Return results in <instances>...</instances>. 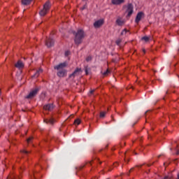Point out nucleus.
I'll use <instances>...</instances> for the list:
<instances>
[{
	"instance_id": "4be33fe9",
	"label": "nucleus",
	"mask_w": 179,
	"mask_h": 179,
	"mask_svg": "<svg viewBox=\"0 0 179 179\" xmlns=\"http://www.w3.org/2000/svg\"><path fill=\"white\" fill-rule=\"evenodd\" d=\"M108 73H110V71L108 69H107L105 72H102V75L103 76H107V75H108Z\"/></svg>"
},
{
	"instance_id": "9d476101",
	"label": "nucleus",
	"mask_w": 179,
	"mask_h": 179,
	"mask_svg": "<svg viewBox=\"0 0 179 179\" xmlns=\"http://www.w3.org/2000/svg\"><path fill=\"white\" fill-rule=\"evenodd\" d=\"M15 68H17L18 69H23L24 68V64H23V62L19 60L15 65Z\"/></svg>"
},
{
	"instance_id": "473e14b6",
	"label": "nucleus",
	"mask_w": 179,
	"mask_h": 179,
	"mask_svg": "<svg viewBox=\"0 0 179 179\" xmlns=\"http://www.w3.org/2000/svg\"><path fill=\"white\" fill-rule=\"evenodd\" d=\"M41 90V87H36L34 90Z\"/></svg>"
},
{
	"instance_id": "dca6fc26",
	"label": "nucleus",
	"mask_w": 179,
	"mask_h": 179,
	"mask_svg": "<svg viewBox=\"0 0 179 179\" xmlns=\"http://www.w3.org/2000/svg\"><path fill=\"white\" fill-rule=\"evenodd\" d=\"M44 122H45L46 124H50L51 125H52V124L55 122V120L53 118L50 117L49 119H45Z\"/></svg>"
},
{
	"instance_id": "a211bd4d",
	"label": "nucleus",
	"mask_w": 179,
	"mask_h": 179,
	"mask_svg": "<svg viewBox=\"0 0 179 179\" xmlns=\"http://www.w3.org/2000/svg\"><path fill=\"white\" fill-rule=\"evenodd\" d=\"M106 114H107V112L106 111L100 112V115H99L100 118H104V117H106Z\"/></svg>"
},
{
	"instance_id": "a878e982",
	"label": "nucleus",
	"mask_w": 179,
	"mask_h": 179,
	"mask_svg": "<svg viewBox=\"0 0 179 179\" xmlns=\"http://www.w3.org/2000/svg\"><path fill=\"white\" fill-rule=\"evenodd\" d=\"M87 8V5H84L81 8H80V10H85V9H86Z\"/></svg>"
},
{
	"instance_id": "58836bf2",
	"label": "nucleus",
	"mask_w": 179,
	"mask_h": 179,
	"mask_svg": "<svg viewBox=\"0 0 179 179\" xmlns=\"http://www.w3.org/2000/svg\"><path fill=\"white\" fill-rule=\"evenodd\" d=\"M177 179H179V173L178 174V178H177Z\"/></svg>"
},
{
	"instance_id": "7c9ffc66",
	"label": "nucleus",
	"mask_w": 179,
	"mask_h": 179,
	"mask_svg": "<svg viewBox=\"0 0 179 179\" xmlns=\"http://www.w3.org/2000/svg\"><path fill=\"white\" fill-rule=\"evenodd\" d=\"M94 93V90H90L89 92V96H92V94H93Z\"/></svg>"
},
{
	"instance_id": "72a5a7b5",
	"label": "nucleus",
	"mask_w": 179,
	"mask_h": 179,
	"mask_svg": "<svg viewBox=\"0 0 179 179\" xmlns=\"http://www.w3.org/2000/svg\"><path fill=\"white\" fill-rule=\"evenodd\" d=\"M20 170H21V171H24V167H21V168H20Z\"/></svg>"
},
{
	"instance_id": "f257e3e1",
	"label": "nucleus",
	"mask_w": 179,
	"mask_h": 179,
	"mask_svg": "<svg viewBox=\"0 0 179 179\" xmlns=\"http://www.w3.org/2000/svg\"><path fill=\"white\" fill-rule=\"evenodd\" d=\"M83 38H85V32H83V30L79 29L76 33V37L74 39L76 44H80Z\"/></svg>"
},
{
	"instance_id": "1a4fd4ad",
	"label": "nucleus",
	"mask_w": 179,
	"mask_h": 179,
	"mask_svg": "<svg viewBox=\"0 0 179 179\" xmlns=\"http://www.w3.org/2000/svg\"><path fill=\"white\" fill-rule=\"evenodd\" d=\"M43 108L46 110V111H52L54 110V104L53 103H48L43 106Z\"/></svg>"
},
{
	"instance_id": "5701e85b",
	"label": "nucleus",
	"mask_w": 179,
	"mask_h": 179,
	"mask_svg": "<svg viewBox=\"0 0 179 179\" xmlns=\"http://www.w3.org/2000/svg\"><path fill=\"white\" fill-rule=\"evenodd\" d=\"M178 145H176V148H174V150L176 151V155H179V149H178Z\"/></svg>"
},
{
	"instance_id": "20e7f679",
	"label": "nucleus",
	"mask_w": 179,
	"mask_h": 179,
	"mask_svg": "<svg viewBox=\"0 0 179 179\" xmlns=\"http://www.w3.org/2000/svg\"><path fill=\"white\" fill-rule=\"evenodd\" d=\"M38 93V90H33L28 95L25 96V99H27L28 100H30L31 99H34L36 96H37V94Z\"/></svg>"
},
{
	"instance_id": "e433bc0d",
	"label": "nucleus",
	"mask_w": 179,
	"mask_h": 179,
	"mask_svg": "<svg viewBox=\"0 0 179 179\" xmlns=\"http://www.w3.org/2000/svg\"><path fill=\"white\" fill-rule=\"evenodd\" d=\"M148 167H150V166H152V164H148Z\"/></svg>"
},
{
	"instance_id": "4c0bfd02",
	"label": "nucleus",
	"mask_w": 179,
	"mask_h": 179,
	"mask_svg": "<svg viewBox=\"0 0 179 179\" xmlns=\"http://www.w3.org/2000/svg\"><path fill=\"white\" fill-rule=\"evenodd\" d=\"M84 2H87L88 0H83Z\"/></svg>"
},
{
	"instance_id": "a19ab883",
	"label": "nucleus",
	"mask_w": 179,
	"mask_h": 179,
	"mask_svg": "<svg viewBox=\"0 0 179 179\" xmlns=\"http://www.w3.org/2000/svg\"><path fill=\"white\" fill-rule=\"evenodd\" d=\"M160 156H162V155H159L158 157H160Z\"/></svg>"
},
{
	"instance_id": "6ab92c4d",
	"label": "nucleus",
	"mask_w": 179,
	"mask_h": 179,
	"mask_svg": "<svg viewBox=\"0 0 179 179\" xmlns=\"http://www.w3.org/2000/svg\"><path fill=\"white\" fill-rule=\"evenodd\" d=\"M141 40H143V41H145V43H148V41H149V40H150V37L149 36H143Z\"/></svg>"
},
{
	"instance_id": "6e6552de",
	"label": "nucleus",
	"mask_w": 179,
	"mask_h": 179,
	"mask_svg": "<svg viewBox=\"0 0 179 179\" xmlns=\"http://www.w3.org/2000/svg\"><path fill=\"white\" fill-rule=\"evenodd\" d=\"M103 23H104V20H97L94 23V27H95V29H99V27H100L101 26H103Z\"/></svg>"
},
{
	"instance_id": "9b49d317",
	"label": "nucleus",
	"mask_w": 179,
	"mask_h": 179,
	"mask_svg": "<svg viewBox=\"0 0 179 179\" xmlns=\"http://www.w3.org/2000/svg\"><path fill=\"white\" fill-rule=\"evenodd\" d=\"M47 47H48V48H50V47H52V45H54V41L52 39H51V38H49L46 40V43H45Z\"/></svg>"
},
{
	"instance_id": "c85d7f7f",
	"label": "nucleus",
	"mask_w": 179,
	"mask_h": 179,
	"mask_svg": "<svg viewBox=\"0 0 179 179\" xmlns=\"http://www.w3.org/2000/svg\"><path fill=\"white\" fill-rule=\"evenodd\" d=\"M116 44H117V45H120V44H121V39H117V40L116 41Z\"/></svg>"
},
{
	"instance_id": "f8f14e48",
	"label": "nucleus",
	"mask_w": 179,
	"mask_h": 179,
	"mask_svg": "<svg viewBox=\"0 0 179 179\" xmlns=\"http://www.w3.org/2000/svg\"><path fill=\"white\" fill-rule=\"evenodd\" d=\"M125 24V20H122V18L118 17L116 20V24H117V26H123V24Z\"/></svg>"
},
{
	"instance_id": "f704fd0d",
	"label": "nucleus",
	"mask_w": 179,
	"mask_h": 179,
	"mask_svg": "<svg viewBox=\"0 0 179 179\" xmlns=\"http://www.w3.org/2000/svg\"><path fill=\"white\" fill-rule=\"evenodd\" d=\"M97 162H99V159H96L94 163H97Z\"/></svg>"
},
{
	"instance_id": "cd10ccee",
	"label": "nucleus",
	"mask_w": 179,
	"mask_h": 179,
	"mask_svg": "<svg viewBox=\"0 0 179 179\" xmlns=\"http://www.w3.org/2000/svg\"><path fill=\"white\" fill-rule=\"evenodd\" d=\"M86 61L89 62V61H92V56H88L86 59Z\"/></svg>"
},
{
	"instance_id": "423d86ee",
	"label": "nucleus",
	"mask_w": 179,
	"mask_h": 179,
	"mask_svg": "<svg viewBox=\"0 0 179 179\" xmlns=\"http://www.w3.org/2000/svg\"><path fill=\"white\" fill-rule=\"evenodd\" d=\"M82 74V69H76L75 71L70 75V78H75Z\"/></svg>"
},
{
	"instance_id": "2eb2a0df",
	"label": "nucleus",
	"mask_w": 179,
	"mask_h": 179,
	"mask_svg": "<svg viewBox=\"0 0 179 179\" xmlns=\"http://www.w3.org/2000/svg\"><path fill=\"white\" fill-rule=\"evenodd\" d=\"M40 73H43V69H39L33 76L32 78H38V76H40Z\"/></svg>"
},
{
	"instance_id": "c9c22d12",
	"label": "nucleus",
	"mask_w": 179,
	"mask_h": 179,
	"mask_svg": "<svg viewBox=\"0 0 179 179\" xmlns=\"http://www.w3.org/2000/svg\"><path fill=\"white\" fill-rule=\"evenodd\" d=\"M92 163H93L92 162L88 163V164H90V166H92Z\"/></svg>"
},
{
	"instance_id": "393cba45",
	"label": "nucleus",
	"mask_w": 179,
	"mask_h": 179,
	"mask_svg": "<svg viewBox=\"0 0 179 179\" xmlns=\"http://www.w3.org/2000/svg\"><path fill=\"white\" fill-rule=\"evenodd\" d=\"M22 153H24L25 155H29V151L26 150H22L21 151Z\"/></svg>"
},
{
	"instance_id": "4468645a",
	"label": "nucleus",
	"mask_w": 179,
	"mask_h": 179,
	"mask_svg": "<svg viewBox=\"0 0 179 179\" xmlns=\"http://www.w3.org/2000/svg\"><path fill=\"white\" fill-rule=\"evenodd\" d=\"M66 75V70H59L57 72V76L59 78H64Z\"/></svg>"
},
{
	"instance_id": "b1692460",
	"label": "nucleus",
	"mask_w": 179,
	"mask_h": 179,
	"mask_svg": "<svg viewBox=\"0 0 179 179\" xmlns=\"http://www.w3.org/2000/svg\"><path fill=\"white\" fill-rule=\"evenodd\" d=\"M31 141H33V137H29V138L27 140V143H30V142H31Z\"/></svg>"
},
{
	"instance_id": "c03bdc74",
	"label": "nucleus",
	"mask_w": 179,
	"mask_h": 179,
	"mask_svg": "<svg viewBox=\"0 0 179 179\" xmlns=\"http://www.w3.org/2000/svg\"><path fill=\"white\" fill-rule=\"evenodd\" d=\"M146 113H148V111H147V112H145V114H146Z\"/></svg>"
},
{
	"instance_id": "2f4dec72",
	"label": "nucleus",
	"mask_w": 179,
	"mask_h": 179,
	"mask_svg": "<svg viewBox=\"0 0 179 179\" xmlns=\"http://www.w3.org/2000/svg\"><path fill=\"white\" fill-rule=\"evenodd\" d=\"M10 179H22V177H20V176H17V178H15V177H10Z\"/></svg>"
},
{
	"instance_id": "f03ea898",
	"label": "nucleus",
	"mask_w": 179,
	"mask_h": 179,
	"mask_svg": "<svg viewBox=\"0 0 179 179\" xmlns=\"http://www.w3.org/2000/svg\"><path fill=\"white\" fill-rule=\"evenodd\" d=\"M124 9L125 10V13H127V17H131L132 13H134V5L132 3H128L127 5L124 6Z\"/></svg>"
},
{
	"instance_id": "7ed1b4c3",
	"label": "nucleus",
	"mask_w": 179,
	"mask_h": 179,
	"mask_svg": "<svg viewBox=\"0 0 179 179\" xmlns=\"http://www.w3.org/2000/svg\"><path fill=\"white\" fill-rule=\"evenodd\" d=\"M51 8V3L50 1H47L43 5V8L39 12L40 16H45L47 13H48V11L50 10V8Z\"/></svg>"
},
{
	"instance_id": "0eeeda50",
	"label": "nucleus",
	"mask_w": 179,
	"mask_h": 179,
	"mask_svg": "<svg viewBox=\"0 0 179 179\" xmlns=\"http://www.w3.org/2000/svg\"><path fill=\"white\" fill-rule=\"evenodd\" d=\"M143 16H145V14L143 13V12L138 13L135 20L136 23H139V22H141Z\"/></svg>"
},
{
	"instance_id": "c756f323",
	"label": "nucleus",
	"mask_w": 179,
	"mask_h": 179,
	"mask_svg": "<svg viewBox=\"0 0 179 179\" xmlns=\"http://www.w3.org/2000/svg\"><path fill=\"white\" fill-rule=\"evenodd\" d=\"M89 71H90V69H89L87 67L85 68V73L86 75H89Z\"/></svg>"
},
{
	"instance_id": "412c9836",
	"label": "nucleus",
	"mask_w": 179,
	"mask_h": 179,
	"mask_svg": "<svg viewBox=\"0 0 179 179\" xmlns=\"http://www.w3.org/2000/svg\"><path fill=\"white\" fill-rule=\"evenodd\" d=\"M74 125H80V119H76L74 121Z\"/></svg>"
},
{
	"instance_id": "ea45409f",
	"label": "nucleus",
	"mask_w": 179,
	"mask_h": 179,
	"mask_svg": "<svg viewBox=\"0 0 179 179\" xmlns=\"http://www.w3.org/2000/svg\"><path fill=\"white\" fill-rule=\"evenodd\" d=\"M143 52H145V49H143Z\"/></svg>"
},
{
	"instance_id": "39448f33",
	"label": "nucleus",
	"mask_w": 179,
	"mask_h": 179,
	"mask_svg": "<svg viewBox=\"0 0 179 179\" xmlns=\"http://www.w3.org/2000/svg\"><path fill=\"white\" fill-rule=\"evenodd\" d=\"M67 65L68 63H66V62H64L63 63L58 64L57 66H55V69H57V71L64 70V68H66Z\"/></svg>"
},
{
	"instance_id": "f3484780",
	"label": "nucleus",
	"mask_w": 179,
	"mask_h": 179,
	"mask_svg": "<svg viewBox=\"0 0 179 179\" xmlns=\"http://www.w3.org/2000/svg\"><path fill=\"white\" fill-rule=\"evenodd\" d=\"M32 0H22V5H29Z\"/></svg>"
},
{
	"instance_id": "79ce46f5",
	"label": "nucleus",
	"mask_w": 179,
	"mask_h": 179,
	"mask_svg": "<svg viewBox=\"0 0 179 179\" xmlns=\"http://www.w3.org/2000/svg\"><path fill=\"white\" fill-rule=\"evenodd\" d=\"M29 176L31 178V175H29Z\"/></svg>"
},
{
	"instance_id": "ddd939ff",
	"label": "nucleus",
	"mask_w": 179,
	"mask_h": 179,
	"mask_svg": "<svg viewBox=\"0 0 179 179\" xmlns=\"http://www.w3.org/2000/svg\"><path fill=\"white\" fill-rule=\"evenodd\" d=\"M125 0H111V3L113 5H121V3H124Z\"/></svg>"
},
{
	"instance_id": "aec40b11",
	"label": "nucleus",
	"mask_w": 179,
	"mask_h": 179,
	"mask_svg": "<svg viewBox=\"0 0 179 179\" xmlns=\"http://www.w3.org/2000/svg\"><path fill=\"white\" fill-rule=\"evenodd\" d=\"M129 31H128L127 29H124L123 31H122L121 32V36H125V34H127V33H129Z\"/></svg>"
},
{
	"instance_id": "37998d69",
	"label": "nucleus",
	"mask_w": 179,
	"mask_h": 179,
	"mask_svg": "<svg viewBox=\"0 0 179 179\" xmlns=\"http://www.w3.org/2000/svg\"><path fill=\"white\" fill-rule=\"evenodd\" d=\"M34 177H36V176L34 174Z\"/></svg>"
},
{
	"instance_id": "bb28decb",
	"label": "nucleus",
	"mask_w": 179,
	"mask_h": 179,
	"mask_svg": "<svg viewBox=\"0 0 179 179\" xmlns=\"http://www.w3.org/2000/svg\"><path fill=\"white\" fill-rule=\"evenodd\" d=\"M70 54H71V52L67 50L65 52L64 55H65V57H68V55H69Z\"/></svg>"
}]
</instances>
